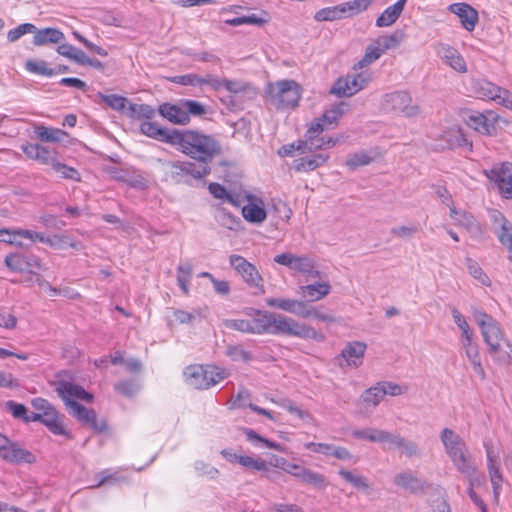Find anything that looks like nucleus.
Wrapping results in <instances>:
<instances>
[{
	"label": "nucleus",
	"mask_w": 512,
	"mask_h": 512,
	"mask_svg": "<svg viewBox=\"0 0 512 512\" xmlns=\"http://www.w3.org/2000/svg\"><path fill=\"white\" fill-rule=\"evenodd\" d=\"M299 480L315 488H324L327 485L326 478L322 474L308 468H304L301 475H299Z\"/></svg>",
	"instance_id": "44"
},
{
	"label": "nucleus",
	"mask_w": 512,
	"mask_h": 512,
	"mask_svg": "<svg viewBox=\"0 0 512 512\" xmlns=\"http://www.w3.org/2000/svg\"><path fill=\"white\" fill-rule=\"evenodd\" d=\"M239 464L247 469L254 471H264L268 470L267 463L262 459H256L250 456H242L239 458Z\"/></svg>",
	"instance_id": "59"
},
{
	"label": "nucleus",
	"mask_w": 512,
	"mask_h": 512,
	"mask_svg": "<svg viewBox=\"0 0 512 512\" xmlns=\"http://www.w3.org/2000/svg\"><path fill=\"white\" fill-rule=\"evenodd\" d=\"M374 0H353L342 3L346 17H351L365 11Z\"/></svg>",
	"instance_id": "49"
},
{
	"label": "nucleus",
	"mask_w": 512,
	"mask_h": 512,
	"mask_svg": "<svg viewBox=\"0 0 512 512\" xmlns=\"http://www.w3.org/2000/svg\"><path fill=\"white\" fill-rule=\"evenodd\" d=\"M192 278V266L188 263H181L177 267V282L182 292L189 293V284Z\"/></svg>",
	"instance_id": "42"
},
{
	"label": "nucleus",
	"mask_w": 512,
	"mask_h": 512,
	"mask_svg": "<svg viewBox=\"0 0 512 512\" xmlns=\"http://www.w3.org/2000/svg\"><path fill=\"white\" fill-rule=\"evenodd\" d=\"M462 347L465 351L466 357L468 358L470 364L472 365L474 373L477 374L481 380H484L485 371L481 363L478 345L473 342L472 338L468 340H463Z\"/></svg>",
	"instance_id": "29"
},
{
	"label": "nucleus",
	"mask_w": 512,
	"mask_h": 512,
	"mask_svg": "<svg viewBox=\"0 0 512 512\" xmlns=\"http://www.w3.org/2000/svg\"><path fill=\"white\" fill-rule=\"evenodd\" d=\"M394 484L410 493H418L425 488V482L412 471H403L395 475Z\"/></svg>",
	"instance_id": "26"
},
{
	"label": "nucleus",
	"mask_w": 512,
	"mask_h": 512,
	"mask_svg": "<svg viewBox=\"0 0 512 512\" xmlns=\"http://www.w3.org/2000/svg\"><path fill=\"white\" fill-rule=\"evenodd\" d=\"M474 318L481 329V334L489 348V353L495 356L501 351L502 342L505 341L504 333L497 321L487 313L477 310L474 312Z\"/></svg>",
	"instance_id": "7"
},
{
	"label": "nucleus",
	"mask_w": 512,
	"mask_h": 512,
	"mask_svg": "<svg viewBox=\"0 0 512 512\" xmlns=\"http://www.w3.org/2000/svg\"><path fill=\"white\" fill-rule=\"evenodd\" d=\"M26 69L33 74L44 75V76H53L56 72L47 67V63L43 60H27L25 63Z\"/></svg>",
	"instance_id": "50"
},
{
	"label": "nucleus",
	"mask_w": 512,
	"mask_h": 512,
	"mask_svg": "<svg viewBox=\"0 0 512 512\" xmlns=\"http://www.w3.org/2000/svg\"><path fill=\"white\" fill-rule=\"evenodd\" d=\"M215 219L221 226L230 230L237 229L240 223L239 218L231 214L225 208H217Z\"/></svg>",
	"instance_id": "45"
},
{
	"label": "nucleus",
	"mask_w": 512,
	"mask_h": 512,
	"mask_svg": "<svg viewBox=\"0 0 512 512\" xmlns=\"http://www.w3.org/2000/svg\"><path fill=\"white\" fill-rule=\"evenodd\" d=\"M372 80L369 71H361L347 74L337 79L330 92L338 97H351L364 89Z\"/></svg>",
	"instance_id": "10"
},
{
	"label": "nucleus",
	"mask_w": 512,
	"mask_h": 512,
	"mask_svg": "<svg viewBox=\"0 0 512 512\" xmlns=\"http://www.w3.org/2000/svg\"><path fill=\"white\" fill-rule=\"evenodd\" d=\"M268 102L278 110L291 109L300 100V86L294 80H281L269 83L266 87Z\"/></svg>",
	"instance_id": "6"
},
{
	"label": "nucleus",
	"mask_w": 512,
	"mask_h": 512,
	"mask_svg": "<svg viewBox=\"0 0 512 512\" xmlns=\"http://www.w3.org/2000/svg\"><path fill=\"white\" fill-rule=\"evenodd\" d=\"M487 455V468L490 477V482L493 488L494 499L497 502L502 490L503 477L500 472V459L499 454L494 450L493 446L489 443H484Z\"/></svg>",
	"instance_id": "14"
},
{
	"label": "nucleus",
	"mask_w": 512,
	"mask_h": 512,
	"mask_svg": "<svg viewBox=\"0 0 512 512\" xmlns=\"http://www.w3.org/2000/svg\"><path fill=\"white\" fill-rule=\"evenodd\" d=\"M440 439L445 448V452L456 469L461 474H472L474 471V460L465 441L459 434L452 429L444 428L440 433Z\"/></svg>",
	"instance_id": "4"
},
{
	"label": "nucleus",
	"mask_w": 512,
	"mask_h": 512,
	"mask_svg": "<svg viewBox=\"0 0 512 512\" xmlns=\"http://www.w3.org/2000/svg\"><path fill=\"white\" fill-rule=\"evenodd\" d=\"M497 237L500 243L505 246L509 252V260L512 262V223L499 228Z\"/></svg>",
	"instance_id": "58"
},
{
	"label": "nucleus",
	"mask_w": 512,
	"mask_h": 512,
	"mask_svg": "<svg viewBox=\"0 0 512 512\" xmlns=\"http://www.w3.org/2000/svg\"><path fill=\"white\" fill-rule=\"evenodd\" d=\"M381 108L386 112H395L405 117H416L420 114L419 105L413 103L412 96L407 91H393L383 95Z\"/></svg>",
	"instance_id": "9"
},
{
	"label": "nucleus",
	"mask_w": 512,
	"mask_h": 512,
	"mask_svg": "<svg viewBox=\"0 0 512 512\" xmlns=\"http://www.w3.org/2000/svg\"><path fill=\"white\" fill-rule=\"evenodd\" d=\"M404 33L396 31L390 35H382L375 39V43L383 48V53L387 50L394 49L404 40Z\"/></svg>",
	"instance_id": "41"
},
{
	"label": "nucleus",
	"mask_w": 512,
	"mask_h": 512,
	"mask_svg": "<svg viewBox=\"0 0 512 512\" xmlns=\"http://www.w3.org/2000/svg\"><path fill=\"white\" fill-rule=\"evenodd\" d=\"M437 55L452 69L459 73H465L467 66L464 58L453 47L447 44H439L436 48Z\"/></svg>",
	"instance_id": "20"
},
{
	"label": "nucleus",
	"mask_w": 512,
	"mask_h": 512,
	"mask_svg": "<svg viewBox=\"0 0 512 512\" xmlns=\"http://www.w3.org/2000/svg\"><path fill=\"white\" fill-rule=\"evenodd\" d=\"M276 467H280L283 471H285L288 474H291L292 476L299 479V475H301V472L304 470L305 467H302L295 463H290L284 458H276Z\"/></svg>",
	"instance_id": "62"
},
{
	"label": "nucleus",
	"mask_w": 512,
	"mask_h": 512,
	"mask_svg": "<svg viewBox=\"0 0 512 512\" xmlns=\"http://www.w3.org/2000/svg\"><path fill=\"white\" fill-rule=\"evenodd\" d=\"M450 217L455 225L464 227L472 236L482 234V228L476 218L465 211H459L454 206L450 207Z\"/></svg>",
	"instance_id": "23"
},
{
	"label": "nucleus",
	"mask_w": 512,
	"mask_h": 512,
	"mask_svg": "<svg viewBox=\"0 0 512 512\" xmlns=\"http://www.w3.org/2000/svg\"><path fill=\"white\" fill-rule=\"evenodd\" d=\"M129 116L135 119H151L155 116V109L148 104L131 103L128 107Z\"/></svg>",
	"instance_id": "43"
},
{
	"label": "nucleus",
	"mask_w": 512,
	"mask_h": 512,
	"mask_svg": "<svg viewBox=\"0 0 512 512\" xmlns=\"http://www.w3.org/2000/svg\"><path fill=\"white\" fill-rule=\"evenodd\" d=\"M36 134L39 139L45 142H59L66 135V133L60 129L47 128L44 126L37 127Z\"/></svg>",
	"instance_id": "47"
},
{
	"label": "nucleus",
	"mask_w": 512,
	"mask_h": 512,
	"mask_svg": "<svg viewBox=\"0 0 512 512\" xmlns=\"http://www.w3.org/2000/svg\"><path fill=\"white\" fill-rule=\"evenodd\" d=\"M447 9L459 18L461 26L465 30L471 32L475 29L479 15L477 10L471 5L465 2H458L450 4Z\"/></svg>",
	"instance_id": "18"
},
{
	"label": "nucleus",
	"mask_w": 512,
	"mask_h": 512,
	"mask_svg": "<svg viewBox=\"0 0 512 512\" xmlns=\"http://www.w3.org/2000/svg\"><path fill=\"white\" fill-rule=\"evenodd\" d=\"M274 262L306 276L307 279H322L323 276L316 269L315 260L307 254L282 253L274 257Z\"/></svg>",
	"instance_id": "8"
},
{
	"label": "nucleus",
	"mask_w": 512,
	"mask_h": 512,
	"mask_svg": "<svg viewBox=\"0 0 512 512\" xmlns=\"http://www.w3.org/2000/svg\"><path fill=\"white\" fill-rule=\"evenodd\" d=\"M186 383L195 389H209L229 377L230 372L217 366L190 365L183 372Z\"/></svg>",
	"instance_id": "5"
},
{
	"label": "nucleus",
	"mask_w": 512,
	"mask_h": 512,
	"mask_svg": "<svg viewBox=\"0 0 512 512\" xmlns=\"http://www.w3.org/2000/svg\"><path fill=\"white\" fill-rule=\"evenodd\" d=\"M41 423H43L55 435L66 436L68 438L70 437L54 407L49 411L41 413Z\"/></svg>",
	"instance_id": "33"
},
{
	"label": "nucleus",
	"mask_w": 512,
	"mask_h": 512,
	"mask_svg": "<svg viewBox=\"0 0 512 512\" xmlns=\"http://www.w3.org/2000/svg\"><path fill=\"white\" fill-rule=\"evenodd\" d=\"M56 391L69 408L70 414L73 417L96 431L106 429V424L103 421L98 422L94 410L88 409L75 401V399L84 400L86 402L93 400V395L85 391L83 387L71 382L62 381L58 383Z\"/></svg>",
	"instance_id": "2"
},
{
	"label": "nucleus",
	"mask_w": 512,
	"mask_h": 512,
	"mask_svg": "<svg viewBox=\"0 0 512 512\" xmlns=\"http://www.w3.org/2000/svg\"><path fill=\"white\" fill-rule=\"evenodd\" d=\"M140 131L142 134L172 145V138L177 133V129L168 130L160 127L155 122L144 121L140 124Z\"/></svg>",
	"instance_id": "24"
},
{
	"label": "nucleus",
	"mask_w": 512,
	"mask_h": 512,
	"mask_svg": "<svg viewBox=\"0 0 512 512\" xmlns=\"http://www.w3.org/2000/svg\"><path fill=\"white\" fill-rule=\"evenodd\" d=\"M407 0H398L395 4L387 7L376 19L377 27H389L393 25L402 14Z\"/></svg>",
	"instance_id": "31"
},
{
	"label": "nucleus",
	"mask_w": 512,
	"mask_h": 512,
	"mask_svg": "<svg viewBox=\"0 0 512 512\" xmlns=\"http://www.w3.org/2000/svg\"><path fill=\"white\" fill-rule=\"evenodd\" d=\"M474 90L478 97L495 101L496 97H499L500 86L487 80H477L474 83Z\"/></svg>",
	"instance_id": "36"
},
{
	"label": "nucleus",
	"mask_w": 512,
	"mask_h": 512,
	"mask_svg": "<svg viewBox=\"0 0 512 512\" xmlns=\"http://www.w3.org/2000/svg\"><path fill=\"white\" fill-rule=\"evenodd\" d=\"M367 345L361 341L348 342L336 358L339 366L358 368L362 365Z\"/></svg>",
	"instance_id": "13"
},
{
	"label": "nucleus",
	"mask_w": 512,
	"mask_h": 512,
	"mask_svg": "<svg viewBox=\"0 0 512 512\" xmlns=\"http://www.w3.org/2000/svg\"><path fill=\"white\" fill-rule=\"evenodd\" d=\"M226 355L236 362L248 363L252 360V354L246 351L242 345H230L227 347Z\"/></svg>",
	"instance_id": "51"
},
{
	"label": "nucleus",
	"mask_w": 512,
	"mask_h": 512,
	"mask_svg": "<svg viewBox=\"0 0 512 512\" xmlns=\"http://www.w3.org/2000/svg\"><path fill=\"white\" fill-rule=\"evenodd\" d=\"M348 108L349 105L347 103L340 102L326 110L316 122H321L324 130L334 128L338 124L339 119L348 111Z\"/></svg>",
	"instance_id": "32"
},
{
	"label": "nucleus",
	"mask_w": 512,
	"mask_h": 512,
	"mask_svg": "<svg viewBox=\"0 0 512 512\" xmlns=\"http://www.w3.org/2000/svg\"><path fill=\"white\" fill-rule=\"evenodd\" d=\"M499 116L493 111L485 113L473 112L467 119L469 127L484 135H493L496 132V122Z\"/></svg>",
	"instance_id": "17"
},
{
	"label": "nucleus",
	"mask_w": 512,
	"mask_h": 512,
	"mask_svg": "<svg viewBox=\"0 0 512 512\" xmlns=\"http://www.w3.org/2000/svg\"><path fill=\"white\" fill-rule=\"evenodd\" d=\"M346 17L342 3L332 7H326L317 11L314 19L318 22L335 21Z\"/></svg>",
	"instance_id": "38"
},
{
	"label": "nucleus",
	"mask_w": 512,
	"mask_h": 512,
	"mask_svg": "<svg viewBox=\"0 0 512 512\" xmlns=\"http://www.w3.org/2000/svg\"><path fill=\"white\" fill-rule=\"evenodd\" d=\"M159 113L174 124L185 125L190 121L182 102L179 105L163 103L159 106Z\"/></svg>",
	"instance_id": "27"
},
{
	"label": "nucleus",
	"mask_w": 512,
	"mask_h": 512,
	"mask_svg": "<svg viewBox=\"0 0 512 512\" xmlns=\"http://www.w3.org/2000/svg\"><path fill=\"white\" fill-rule=\"evenodd\" d=\"M300 290L303 296L307 297L309 301H318L330 293L331 286L328 281H323L315 284L301 286Z\"/></svg>",
	"instance_id": "34"
},
{
	"label": "nucleus",
	"mask_w": 512,
	"mask_h": 512,
	"mask_svg": "<svg viewBox=\"0 0 512 512\" xmlns=\"http://www.w3.org/2000/svg\"><path fill=\"white\" fill-rule=\"evenodd\" d=\"M173 172L177 175H191L195 179H201L204 176L210 174L211 168L208 163H200L196 164L193 162H173L171 164Z\"/></svg>",
	"instance_id": "22"
},
{
	"label": "nucleus",
	"mask_w": 512,
	"mask_h": 512,
	"mask_svg": "<svg viewBox=\"0 0 512 512\" xmlns=\"http://www.w3.org/2000/svg\"><path fill=\"white\" fill-rule=\"evenodd\" d=\"M465 261L467 269L473 278H475L484 285L490 284L489 277L484 273L482 268L478 265V263L475 260L471 258H466Z\"/></svg>",
	"instance_id": "57"
},
{
	"label": "nucleus",
	"mask_w": 512,
	"mask_h": 512,
	"mask_svg": "<svg viewBox=\"0 0 512 512\" xmlns=\"http://www.w3.org/2000/svg\"><path fill=\"white\" fill-rule=\"evenodd\" d=\"M384 392L380 385V382H378L376 385L370 387L369 389L365 390L361 396L362 401L369 407H376L380 404V402L384 398Z\"/></svg>",
	"instance_id": "39"
},
{
	"label": "nucleus",
	"mask_w": 512,
	"mask_h": 512,
	"mask_svg": "<svg viewBox=\"0 0 512 512\" xmlns=\"http://www.w3.org/2000/svg\"><path fill=\"white\" fill-rule=\"evenodd\" d=\"M338 474L343 480L358 490L367 491L371 487V483L368 478L354 471L340 469Z\"/></svg>",
	"instance_id": "35"
},
{
	"label": "nucleus",
	"mask_w": 512,
	"mask_h": 512,
	"mask_svg": "<svg viewBox=\"0 0 512 512\" xmlns=\"http://www.w3.org/2000/svg\"><path fill=\"white\" fill-rule=\"evenodd\" d=\"M52 169L59 173L63 179H69L75 182L81 181L80 173L75 168L69 167L64 163L59 162L58 160L55 162Z\"/></svg>",
	"instance_id": "54"
},
{
	"label": "nucleus",
	"mask_w": 512,
	"mask_h": 512,
	"mask_svg": "<svg viewBox=\"0 0 512 512\" xmlns=\"http://www.w3.org/2000/svg\"><path fill=\"white\" fill-rule=\"evenodd\" d=\"M125 183L136 189H146L148 187V179L144 172L133 168L128 169Z\"/></svg>",
	"instance_id": "46"
},
{
	"label": "nucleus",
	"mask_w": 512,
	"mask_h": 512,
	"mask_svg": "<svg viewBox=\"0 0 512 512\" xmlns=\"http://www.w3.org/2000/svg\"><path fill=\"white\" fill-rule=\"evenodd\" d=\"M172 145L200 163L211 162L221 152V146L214 137L195 130H177Z\"/></svg>",
	"instance_id": "1"
},
{
	"label": "nucleus",
	"mask_w": 512,
	"mask_h": 512,
	"mask_svg": "<svg viewBox=\"0 0 512 512\" xmlns=\"http://www.w3.org/2000/svg\"><path fill=\"white\" fill-rule=\"evenodd\" d=\"M380 385L383 389L384 395L399 396L408 391L407 386H402L390 381H381Z\"/></svg>",
	"instance_id": "63"
},
{
	"label": "nucleus",
	"mask_w": 512,
	"mask_h": 512,
	"mask_svg": "<svg viewBox=\"0 0 512 512\" xmlns=\"http://www.w3.org/2000/svg\"><path fill=\"white\" fill-rule=\"evenodd\" d=\"M7 267L15 272L37 274L41 270V261L35 255L10 254L5 258Z\"/></svg>",
	"instance_id": "15"
},
{
	"label": "nucleus",
	"mask_w": 512,
	"mask_h": 512,
	"mask_svg": "<svg viewBox=\"0 0 512 512\" xmlns=\"http://www.w3.org/2000/svg\"><path fill=\"white\" fill-rule=\"evenodd\" d=\"M265 302L269 307L277 308L282 311L294 314L297 299L270 297L267 298Z\"/></svg>",
	"instance_id": "48"
},
{
	"label": "nucleus",
	"mask_w": 512,
	"mask_h": 512,
	"mask_svg": "<svg viewBox=\"0 0 512 512\" xmlns=\"http://www.w3.org/2000/svg\"><path fill=\"white\" fill-rule=\"evenodd\" d=\"M102 100L112 109L121 111L125 108L127 99L116 94L102 95Z\"/></svg>",
	"instance_id": "64"
},
{
	"label": "nucleus",
	"mask_w": 512,
	"mask_h": 512,
	"mask_svg": "<svg viewBox=\"0 0 512 512\" xmlns=\"http://www.w3.org/2000/svg\"><path fill=\"white\" fill-rule=\"evenodd\" d=\"M224 325L228 329L249 334H265L263 326V312L257 310L255 316L249 319H226Z\"/></svg>",
	"instance_id": "16"
},
{
	"label": "nucleus",
	"mask_w": 512,
	"mask_h": 512,
	"mask_svg": "<svg viewBox=\"0 0 512 512\" xmlns=\"http://www.w3.org/2000/svg\"><path fill=\"white\" fill-rule=\"evenodd\" d=\"M36 30V26L31 23H23L17 27L11 29L7 34V39L10 42H15L27 33H33Z\"/></svg>",
	"instance_id": "60"
},
{
	"label": "nucleus",
	"mask_w": 512,
	"mask_h": 512,
	"mask_svg": "<svg viewBox=\"0 0 512 512\" xmlns=\"http://www.w3.org/2000/svg\"><path fill=\"white\" fill-rule=\"evenodd\" d=\"M324 131L323 124L321 122H314L308 128L305 134V140H302L305 152H313L319 149H325V138L319 137Z\"/></svg>",
	"instance_id": "25"
},
{
	"label": "nucleus",
	"mask_w": 512,
	"mask_h": 512,
	"mask_svg": "<svg viewBox=\"0 0 512 512\" xmlns=\"http://www.w3.org/2000/svg\"><path fill=\"white\" fill-rule=\"evenodd\" d=\"M246 198L248 203L242 207L243 218L250 223H263L267 217L263 201L252 195H247Z\"/></svg>",
	"instance_id": "19"
},
{
	"label": "nucleus",
	"mask_w": 512,
	"mask_h": 512,
	"mask_svg": "<svg viewBox=\"0 0 512 512\" xmlns=\"http://www.w3.org/2000/svg\"><path fill=\"white\" fill-rule=\"evenodd\" d=\"M194 468L197 475L201 477L206 476L209 479H216L219 475V470L216 467L204 461H196L194 463Z\"/></svg>",
	"instance_id": "61"
},
{
	"label": "nucleus",
	"mask_w": 512,
	"mask_h": 512,
	"mask_svg": "<svg viewBox=\"0 0 512 512\" xmlns=\"http://www.w3.org/2000/svg\"><path fill=\"white\" fill-rule=\"evenodd\" d=\"M372 162V158L365 151L356 152L354 154L349 155L347 158L345 165L351 169L355 170L360 166L368 165Z\"/></svg>",
	"instance_id": "53"
},
{
	"label": "nucleus",
	"mask_w": 512,
	"mask_h": 512,
	"mask_svg": "<svg viewBox=\"0 0 512 512\" xmlns=\"http://www.w3.org/2000/svg\"><path fill=\"white\" fill-rule=\"evenodd\" d=\"M265 23H266V20L258 17L256 14H251L248 16H241V17H236V18L225 20V24H227L229 26H240V25H245V24L262 26Z\"/></svg>",
	"instance_id": "56"
},
{
	"label": "nucleus",
	"mask_w": 512,
	"mask_h": 512,
	"mask_svg": "<svg viewBox=\"0 0 512 512\" xmlns=\"http://www.w3.org/2000/svg\"><path fill=\"white\" fill-rule=\"evenodd\" d=\"M452 317L454 322L462 331L461 342L473 338V331L470 329L465 317L456 309H452Z\"/></svg>",
	"instance_id": "55"
},
{
	"label": "nucleus",
	"mask_w": 512,
	"mask_h": 512,
	"mask_svg": "<svg viewBox=\"0 0 512 512\" xmlns=\"http://www.w3.org/2000/svg\"><path fill=\"white\" fill-rule=\"evenodd\" d=\"M383 430L376 428H364L354 430L352 436L356 439L367 440L373 443H379L381 441Z\"/></svg>",
	"instance_id": "52"
},
{
	"label": "nucleus",
	"mask_w": 512,
	"mask_h": 512,
	"mask_svg": "<svg viewBox=\"0 0 512 512\" xmlns=\"http://www.w3.org/2000/svg\"><path fill=\"white\" fill-rule=\"evenodd\" d=\"M33 33V44L38 47L48 44H60L65 40L64 33L57 28H36Z\"/></svg>",
	"instance_id": "28"
},
{
	"label": "nucleus",
	"mask_w": 512,
	"mask_h": 512,
	"mask_svg": "<svg viewBox=\"0 0 512 512\" xmlns=\"http://www.w3.org/2000/svg\"><path fill=\"white\" fill-rule=\"evenodd\" d=\"M263 326L265 334L287 335L314 340H323L324 338L314 328L277 313L263 312Z\"/></svg>",
	"instance_id": "3"
},
{
	"label": "nucleus",
	"mask_w": 512,
	"mask_h": 512,
	"mask_svg": "<svg viewBox=\"0 0 512 512\" xmlns=\"http://www.w3.org/2000/svg\"><path fill=\"white\" fill-rule=\"evenodd\" d=\"M1 458L13 464L21 463H34L35 456L28 450L22 448L19 444L10 441L3 452L0 454Z\"/></svg>",
	"instance_id": "21"
},
{
	"label": "nucleus",
	"mask_w": 512,
	"mask_h": 512,
	"mask_svg": "<svg viewBox=\"0 0 512 512\" xmlns=\"http://www.w3.org/2000/svg\"><path fill=\"white\" fill-rule=\"evenodd\" d=\"M230 266L237 272L242 280L250 287L255 289V294L264 293L263 278L255 265L248 262L240 255H230Z\"/></svg>",
	"instance_id": "11"
},
{
	"label": "nucleus",
	"mask_w": 512,
	"mask_h": 512,
	"mask_svg": "<svg viewBox=\"0 0 512 512\" xmlns=\"http://www.w3.org/2000/svg\"><path fill=\"white\" fill-rule=\"evenodd\" d=\"M224 88L235 95L243 94L252 97L256 94L255 89L249 83L240 80L227 79Z\"/></svg>",
	"instance_id": "40"
},
{
	"label": "nucleus",
	"mask_w": 512,
	"mask_h": 512,
	"mask_svg": "<svg viewBox=\"0 0 512 512\" xmlns=\"http://www.w3.org/2000/svg\"><path fill=\"white\" fill-rule=\"evenodd\" d=\"M383 54V48H381L375 41L367 46L364 56L353 66L354 71L363 69L366 66L374 63Z\"/></svg>",
	"instance_id": "37"
},
{
	"label": "nucleus",
	"mask_w": 512,
	"mask_h": 512,
	"mask_svg": "<svg viewBox=\"0 0 512 512\" xmlns=\"http://www.w3.org/2000/svg\"><path fill=\"white\" fill-rule=\"evenodd\" d=\"M486 177L494 181L506 199L512 198V163L506 162L484 171Z\"/></svg>",
	"instance_id": "12"
},
{
	"label": "nucleus",
	"mask_w": 512,
	"mask_h": 512,
	"mask_svg": "<svg viewBox=\"0 0 512 512\" xmlns=\"http://www.w3.org/2000/svg\"><path fill=\"white\" fill-rule=\"evenodd\" d=\"M329 159L327 154H314L297 158L293 161L292 168L297 172H309L324 165Z\"/></svg>",
	"instance_id": "30"
}]
</instances>
